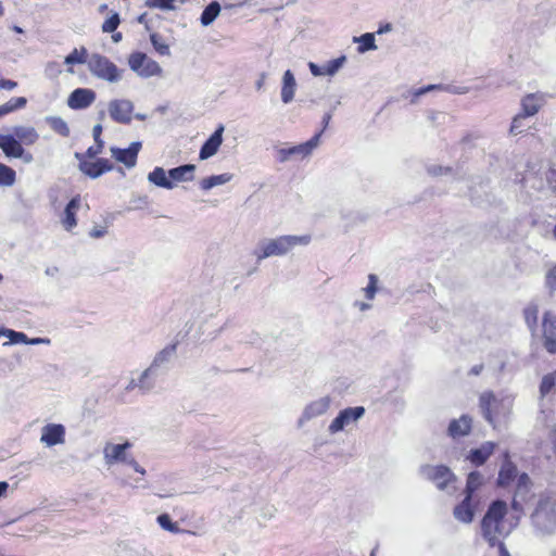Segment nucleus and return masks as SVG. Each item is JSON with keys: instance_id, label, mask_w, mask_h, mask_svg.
Listing matches in <instances>:
<instances>
[{"instance_id": "obj_29", "label": "nucleus", "mask_w": 556, "mask_h": 556, "mask_svg": "<svg viewBox=\"0 0 556 556\" xmlns=\"http://www.w3.org/2000/svg\"><path fill=\"white\" fill-rule=\"evenodd\" d=\"M195 165L185 164L168 170V177L174 181H191L194 178Z\"/></svg>"}, {"instance_id": "obj_6", "label": "nucleus", "mask_w": 556, "mask_h": 556, "mask_svg": "<svg viewBox=\"0 0 556 556\" xmlns=\"http://www.w3.org/2000/svg\"><path fill=\"white\" fill-rule=\"evenodd\" d=\"M88 70L97 78L111 84L122 79L123 70H119L106 56L99 53H93L89 56Z\"/></svg>"}, {"instance_id": "obj_20", "label": "nucleus", "mask_w": 556, "mask_h": 556, "mask_svg": "<svg viewBox=\"0 0 556 556\" xmlns=\"http://www.w3.org/2000/svg\"><path fill=\"white\" fill-rule=\"evenodd\" d=\"M471 427L472 419L469 415L465 414L462 415L458 419L451 420L447 428V434L452 439L456 440L465 435H468L471 431Z\"/></svg>"}, {"instance_id": "obj_59", "label": "nucleus", "mask_w": 556, "mask_h": 556, "mask_svg": "<svg viewBox=\"0 0 556 556\" xmlns=\"http://www.w3.org/2000/svg\"><path fill=\"white\" fill-rule=\"evenodd\" d=\"M547 182L555 189L556 188V167L551 166L545 174Z\"/></svg>"}, {"instance_id": "obj_58", "label": "nucleus", "mask_w": 556, "mask_h": 556, "mask_svg": "<svg viewBox=\"0 0 556 556\" xmlns=\"http://www.w3.org/2000/svg\"><path fill=\"white\" fill-rule=\"evenodd\" d=\"M308 68H309V72L312 73L313 76H323V75H326V72H325V67L324 65L323 66H319L317 65L316 63L314 62H309L308 63Z\"/></svg>"}, {"instance_id": "obj_28", "label": "nucleus", "mask_w": 556, "mask_h": 556, "mask_svg": "<svg viewBox=\"0 0 556 556\" xmlns=\"http://www.w3.org/2000/svg\"><path fill=\"white\" fill-rule=\"evenodd\" d=\"M12 134L17 140H20L22 146H31L39 138L37 130L31 126H14L12 128Z\"/></svg>"}, {"instance_id": "obj_36", "label": "nucleus", "mask_w": 556, "mask_h": 556, "mask_svg": "<svg viewBox=\"0 0 556 556\" xmlns=\"http://www.w3.org/2000/svg\"><path fill=\"white\" fill-rule=\"evenodd\" d=\"M88 60L87 49L85 47H80L79 49L75 48L70 54H67L64 59V63L73 66L75 64H88Z\"/></svg>"}, {"instance_id": "obj_15", "label": "nucleus", "mask_w": 556, "mask_h": 556, "mask_svg": "<svg viewBox=\"0 0 556 556\" xmlns=\"http://www.w3.org/2000/svg\"><path fill=\"white\" fill-rule=\"evenodd\" d=\"M224 130V125L219 124L214 132L204 141L199 152V159L201 161L207 160L217 153L223 143Z\"/></svg>"}, {"instance_id": "obj_22", "label": "nucleus", "mask_w": 556, "mask_h": 556, "mask_svg": "<svg viewBox=\"0 0 556 556\" xmlns=\"http://www.w3.org/2000/svg\"><path fill=\"white\" fill-rule=\"evenodd\" d=\"M517 477V467L510 460L509 453L506 451L503 455V464L501 466L497 484L500 486L509 485Z\"/></svg>"}, {"instance_id": "obj_31", "label": "nucleus", "mask_w": 556, "mask_h": 556, "mask_svg": "<svg viewBox=\"0 0 556 556\" xmlns=\"http://www.w3.org/2000/svg\"><path fill=\"white\" fill-rule=\"evenodd\" d=\"M232 178H233L232 174L223 173L219 175H212L206 178H203L199 185L203 191H208L214 187L228 184L229 181H231Z\"/></svg>"}, {"instance_id": "obj_3", "label": "nucleus", "mask_w": 556, "mask_h": 556, "mask_svg": "<svg viewBox=\"0 0 556 556\" xmlns=\"http://www.w3.org/2000/svg\"><path fill=\"white\" fill-rule=\"evenodd\" d=\"M311 242V236L286 235L274 239H266L258 243L253 254L257 262L271 256H282L289 253L296 245H307Z\"/></svg>"}, {"instance_id": "obj_16", "label": "nucleus", "mask_w": 556, "mask_h": 556, "mask_svg": "<svg viewBox=\"0 0 556 556\" xmlns=\"http://www.w3.org/2000/svg\"><path fill=\"white\" fill-rule=\"evenodd\" d=\"M478 503L479 501L476 497L465 495L464 500L453 510L455 519L463 523H470L473 520Z\"/></svg>"}, {"instance_id": "obj_61", "label": "nucleus", "mask_w": 556, "mask_h": 556, "mask_svg": "<svg viewBox=\"0 0 556 556\" xmlns=\"http://www.w3.org/2000/svg\"><path fill=\"white\" fill-rule=\"evenodd\" d=\"M51 343V340L49 338H27L26 344L29 345H39V344H46L49 345Z\"/></svg>"}, {"instance_id": "obj_34", "label": "nucleus", "mask_w": 556, "mask_h": 556, "mask_svg": "<svg viewBox=\"0 0 556 556\" xmlns=\"http://www.w3.org/2000/svg\"><path fill=\"white\" fill-rule=\"evenodd\" d=\"M156 375V371L154 369H152L150 366L144 369L139 379H138V389L142 392V393H148L149 391H151L153 388H154V380L152 379L153 376Z\"/></svg>"}, {"instance_id": "obj_55", "label": "nucleus", "mask_w": 556, "mask_h": 556, "mask_svg": "<svg viewBox=\"0 0 556 556\" xmlns=\"http://www.w3.org/2000/svg\"><path fill=\"white\" fill-rule=\"evenodd\" d=\"M104 148V142L96 143L94 146H91L87 149L86 152L83 153L84 157L94 159L99 154L102 153V150Z\"/></svg>"}, {"instance_id": "obj_5", "label": "nucleus", "mask_w": 556, "mask_h": 556, "mask_svg": "<svg viewBox=\"0 0 556 556\" xmlns=\"http://www.w3.org/2000/svg\"><path fill=\"white\" fill-rule=\"evenodd\" d=\"M419 473L422 478L431 481L441 491H448L455 489L457 480L454 472L445 465H422L419 468Z\"/></svg>"}, {"instance_id": "obj_63", "label": "nucleus", "mask_w": 556, "mask_h": 556, "mask_svg": "<svg viewBox=\"0 0 556 556\" xmlns=\"http://www.w3.org/2000/svg\"><path fill=\"white\" fill-rule=\"evenodd\" d=\"M105 233H106V228H104V227H94L89 232L90 237L96 238V239L104 237Z\"/></svg>"}, {"instance_id": "obj_8", "label": "nucleus", "mask_w": 556, "mask_h": 556, "mask_svg": "<svg viewBox=\"0 0 556 556\" xmlns=\"http://www.w3.org/2000/svg\"><path fill=\"white\" fill-rule=\"evenodd\" d=\"M74 156L78 161V169L91 179H97L114 168L113 163L108 159L100 157L96 161H89L90 159L84 157L80 152H75Z\"/></svg>"}, {"instance_id": "obj_11", "label": "nucleus", "mask_w": 556, "mask_h": 556, "mask_svg": "<svg viewBox=\"0 0 556 556\" xmlns=\"http://www.w3.org/2000/svg\"><path fill=\"white\" fill-rule=\"evenodd\" d=\"M135 105L128 99H113L108 103L110 118L123 125H129L132 121Z\"/></svg>"}, {"instance_id": "obj_53", "label": "nucleus", "mask_w": 556, "mask_h": 556, "mask_svg": "<svg viewBox=\"0 0 556 556\" xmlns=\"http://www.w3.org/2000/svg\"><path fill=\"white\" fill-rule=\"evenodd\" d=\"M545 287L549 292L556 291V264L545 275Z\"/></svg>"}, {"instance_id": "obj_18", "label": "nucleus", "mask_w": 556, "mask_h": 556, "mask_svg": "<svg viewBox=\"0 0 556 556\" xmlns=\"http://www.w3.org/2000/svg\"><path fill=\"white\" fill-rule=\"evenodd\" d=\"M40 441L47 446H54L65 442V427L61 424H48L41 429Z\"/></svg>"}, {"instance_id": "obj_19", "label": "nucleus", "mask_w": 556, "mask_h": 556, "mask_svg": "<svg viewBox=\"0 0 556 556\" xmlns=\"http://www.w3.org/2000/svg\"><path fill=\"white\" fill-rule=\"evenodd\" d=\"M131 447L129 442L123 444L106 443L103 450L105 464L111 466L116 463H125L128 457L126 451Z\"/></svg>"}, {"instance_id": "obj_43", "label": "nucleus", "mask_w": 556, "mask_h": 556, "mask_svg": "<svg viewBox=\"0 0 556 556\" xmlns=\"http://www.w3.org/2000/svg\"><path fill=\"white\" fill-rule=\"evenodd\" d=\"M15 170L0 163V186H12L15 182Z\"/></svg>"}, {"instance_id": "obj_57", "label": "nucleus", "mask_w": 556, "mask_h": 556, "mask_svg": "<svg viewBox=\"0 0 556 556\" xmlns=\"http://www.w3.org/2000/svg\"><path fill=\"white\" fill-rule=\"evenodd\" d=\"M448 172H451L450 167H442V166H437V165H432V166L428 167V173L432 176L443 175Z\"/></svg>"}, {"instance_id": "obj_17", "label": "nucleus", "mask_w": 556, "mask_h": 556, "mask_svg": "<svg viewBox=\"0 0 556 556\" xmlns=\"http://www.w3.org/2000/svg\"><path fill=\"white\" fill-rule=\"evenodd\" d=\"M96 100V92L88 88H77L70 94L67 105L73 110H84Z\"/></svg>"}, {"instance_id": "obj_7", "label": "nucleus", "mask_w": 556, "mask_h": 556, "mask_svg": "<svg viewBox=\"0 0 556 556\" xmlns=\"http://www.w3.org/2000/svg\"><path fill=\"white\" fill-rule=\"evenodd\" d=\"M128 65L141 78L159 76L162 73L160 64L143 52H134L128 58Z\"/></svg>"}, {"instance_id": "obj_40", "label": "nucleus", "mask_w": 556, "mask_h": 556, "mask_svg": "<svg viewBox=\"0 0 556 556\" xmlns=\"http://www.w3.org/2000/svg\"><path fill=\"white\" fill-rule=\"evenodd\" d=\"M27 103L26 98H11L7 103L0 105V117L12 113L15 110L23 109Z\"/></svg>"}, {"instance_id": "obj_64", "label": "nucleus", "mask_w": 556, "mask_h": 556, "mask_svg": "<svg viewBox=\"0 0 556 556\" xmlns=\"http://www.w3.org/2000/svg\"><path fill=\"white\" fill-rule=\"evenodd\" d=\"M125 463L128 464L130 467H132L136 472H139L141 475L146 473L144 468L141 467L136 459L128 458L127 462H125Z\"/></svg>"}, {"instance_id": "obj_14", "label": "nucleus", "mask_w": 556, "mask_h": 556, "mask_svg": "<svg viewBox=\"0 0 556 556\" xmlns=\"http://www.w3.org/2000/svg\"><path fill=\"white\" fill-rule=\"evenodd\" d=\"M544 348L551 353H556V314L553 312H545L542 321Z\"/></svg>"}, {"instance_id": "obj_46", "label": "nucleus", "mask_w": 556, "mask_h": 556, "mask_svg": "<svg viewBox=\"0 0 556 556\" xmlns=\"http://www.w3.org/2000/svg\"><path fill=\"white\" fill-rule=\"evenodd\" d=\"M527 118H528L527 116L522 115L521 113H518L513 118V122H511V125L509 128V134L513 136H517V135L521 134L526 128L525 122Z\"/></svg>"}, {"instance_id": "obj_27", "label": "nucleus", "mask_w": 556, "mask_h": 556, "mask_svg": "<svg viewBox=\"0 0 556 556\" xmlns=\"http://www.w3.org/2000/svg\"><path fill=\"white\" fill-rule=\"evenodd\" d=\"M296 89V81L293 73L287 70L282 76L281 101L288 104L293 101Z\"/></svg>"}, {"instance_id": "obj_4", "label": "nucleus", "mask_w": 556, "mask_h": 556, "mask_svg": "<svg viewBox=\"0 0 556 556\" xmlns=\"http://www.w3.org/2000/svg\"><path fill=\"white\" fill-rule=\"evenodd\" d=\"M531 520L535 529L544 534L556 532V501L549 496L540 497Z\"/></svg>"}, {"instance_id": "obj_52", "label": "nucleus", "mask_w": 556, "mask_h": 556, "mask_svg": "<svg viewBox=\"0 0 556 556\" xmlns=\"http://www.w3.org/2000/svg\"><path fill=\"white\" fill-rule=\"evenodd\" d=\"M62 73V67L59 62L51 61L48 62L45 67V74L49 78H55Z\"/></svg>"}, {"instance_id": "obj_32", "label": "nucleus", "mask_w": 556, "mask_h": 556, "mask_svg": "<svg viewBox=\"0 0 556 556\" xmlns=\"http://www.w3.org/2000/svg\"><path fill=\"white\" fill-rule=\"evenodd\" d=\"M235 338L239 344L251 345V346H258L262 341L261 336L252 329H244V330L238 332L235 336Z\"/></svg>"}, {"instance_id": "obj_51", "label": "nucleus", "mask_w": 556, "mask_h": 556, "mask_svg": "<svg viewBox=\"0 0 556 556\" xmlns=\"http://www.w3.org/2000/svg\"><path fill=\"white\" fill-rule=\"evenodd\" d=\"M175 0H146V7L151 9L173 10Z\"/></svg>"}, {"instance_id": "obj_54", "label": "nucleus", "mask_w": 556, "mask_h": 556, "mask_svg": "<svg viewBox=\"0 0 556 556\" xmlns=\"http://www.w3.org/2000/svg\"><path fill=\"white\" fill-rule=\"evenodd\" d=\"M432 90H443L444 91V85H441V84H439V85H428L426 87H421V88L415 90L414 93H413L412 102H415V100L417 98H419L420 96H424L427 92L432 91Z\"/></svg>"}, {"instance_id": "obj_42", "label": "nucleus", "mask_w": 556, "mask_h": 556, "mask_svg": "<svg viewBox=\"0 0 556 556\" xmlns=\"http://www.w3.org/2000/svg\"><path fill=\"white\" fill-rule=\"evenodd\" d=\"M556 387V370L545 375L542 378L541 384H540V395L541 397H545L548 395L554 388Z\"/></svg>"}, {"instance_id": "obj_47", "label": "nucleus", "mask_w": 556, "mask_h": 556, "mask_svg": "<svg viewBox=\"0 0 556 556\" xmlns=\"http://www.w3.org/2000/svg\"><path fill=\"white\" fill-rule=\"evenodd\" d=\"M156 520L160 527L164 530H167L172 533H177L180 531L178 525L176 522H173L169 515L167 514H162L157 516Z\"/></svg>"}, {"instance_id": "obj_33", "label": "nucleus", "mask_w": 556, "mask_h": 556, "mask_svg": "<svg viewBox=\"0 0 556 556\" xmlns=\"http://www.w3.org/2000/svg\"><path fill=\"white\" fill-rule=\"evenodd\" d=\"M220 12V4L217 1H212L203 10L200 22L203 26L211 25Z\"/></svg>"}, {"instance_id": "obj_30", "label": "nucleus", "mask_w": 556, "mask_h": 556, "mask_svg": "<svg viewBox=\"0 0 556 556\" xmlns=\"http://www.w3.org/2000/svg\"><path fill=\"white\" fill-rule=\"evenodd\" d=\"M177 344H168L163 350H161L153 358L150 367L157 371L159 368L167 365L173 356L176 354Z\"/></svg>"}, {"instance_id": "obj_23", "label": "nucleus", "mask_w": 556, "mask_h": 556, "mask_svg": "<svg viewBox=\"0 0 556 556\" xmlns=\"http://www.w3.org/2000/svg\"><path fill=\"white\" fill-rule=\"evenodd\" d=\"M544 103L543 94L529 93L521 100V114L530 117L535 115Z\"/></svg>"}, {"instance_id": "obj_56", "label": "nucleus", "mask_w": 556, "mask_h": 556, "mask_svg": "<svg viewBox=\"0 0 556 556\" xmlns=\"http://www.w3.org/2000/svg\"><path fill=\"white\" fill-rule=\"evenodd\" d=\"M444 91L455 94H465L469 91L468 87H457L453 85H444Z\"/></svg>"}, {"instance_id": "obj_24", "label": "nucleus", "mask_w": 556, "mask_h": 556, "mask_svg": "<svg viewBox=\"0 0 556 556\" xmlns=\"http://www.w3.org/2000/svg\"><path fill=\"white\" fill-rule=\"evenodd\" d=\"M22 148L20 140L13 134L3 135L0 132V149L7 157H17V154H22Z\"/></svg>"}, {"instance_id": "obj_37", "label": "nucleus", "mask_w": 556, "mask_h": 556, "mask_svg": "<svg viewBox=\"0 0 556 556\" xmlns=\"http://www.w3.org/2000/svg\"><path fill=\"white\" fill-rule=\"evenodd\" d=\"M353 42H358V53H365L370 50H376L375 35L372 33H365L358 37H353Z\"/></svg>"}, {"instance_id": "obj_41", "label": "nucleus", "mask_w": 556, "mask_h": 556, "mask_svg": "<svg viewBox=\"0 0 556 556\" xmlns=\"http://www.w3.org/2000/svg\"><path fill=\"white\" fill-rule=\"evenodd\" d=\"M523 316H525V320H526V324L529 327V329L531 331H534L536 328V325H538V316H539L538 305L533 304V303L529 304L523 309Z\"/></svg>"}, {"instance_id": "obj_1", "label": "nucleus", "mask_w": 556, "mask_h": 556, "mask_svg": "<svg viewBox=\"0 0 556 556\" xmlns=\"http://www.w3.org/2000/svg\"><path fill=\"white\" fill-rule=\"evenodd\" d=\"M513 406L514 396L509 394H495L492 391H484L479 396L481 414L494 429L507 424Z\"/></svg>"}, {"instance_id": "obj_35", "label": "nucleus", "mask_w": 556, "mask_h": 556, "mask_svg": "<svg viewBox=\"0 0 556 556\" xmlns=\"http://www.w3.org/2000/svg\"><path fill=\"white\" fill-rule=\"evenodd\" d=\"M0 337H5L9 339V342L3 343L4 346L10 344H26L28 338L24 332L4 327L0 328Z\"/></svg>"}, {"instance_id": "obj_60", "label": "nucleus", "mask_w": 556, "mask_h": 556, "mask_svg": "<svg viewBox=\"0 0 556 556\" xmlns=\"http://www.w3.org/2000/svg\"><path fill=\"white\" fill-rule=\"evenodd\" d=\"M102 131H103V127L100 123L93 126L92 137H93V140L96 143L104 142L101 138Z\"/></svg>"}, {"instance_id": "obj_45", "label": "nucleus", "mask_w": 556, "mask_h": 556, "mask_svg": "<svg viewBox=\"0 0 556 556\" xmlns=\"http://www.w3.org/2000/svg\"><path fill=\"white\" fill-rule=\"evenodd\" d=\"M150 41L153 48L156 50V52H159L161 55H169V47L163 41L162 37L159 34H151Z\"/></svg>"}, {"instance_id": "obj_21", "label": "nucleus", "mask_w": 556, "mask_h": 556, "mask_svg": "<svg viewBox=\"0 0 556 556\" xmlns=\"http://www.w3.org/2000/svg\"><path fill=\"white\" fill-rule=\"evenodd\" d=\"M495 446L496 444L491 441L483 442L479 447L470 450L466 459L476 467L482 466L493 454Z\"/></svg>"}, {"instance_id": "obj_62", "label": "nucleus", "mask_w": 556, "mask_h": 556, "mask_svg": "<svg viewBox=\"0 0 556 556\" xmlns=\"http://www.w3.org/2000/svg\"><path fill=\"white\" fill-rule=\"evenodd\" d=\"M17 86V83L14 81V80H11V79H0V89H4V90H13L14 88H16Z\"/></svg>"}, {"instance_id": "obj_10", "label": "nucleus", "mask_w": 556, "mask_h": 556, "mask_svg": "<svg viewBox=\"0 0 556 556\" xmlns=\"http://www.w3.org/2000/svg\"><path fill=\"white\" fill-rule=\"evenodd\" d=\"M365 415L363 406L346 407L339 412L337 417L330 422L328 432L336 434L344 430L348 426L357 422Z\"/></svg>"}, {"instance_id": "obj_49", "label": "nucleus", "mask_w": 556, "mask_h": 556, "mask_svg": "<svg viewBox=\"0 0 556 556\" xmlns=\"http://www.w3.org/2000/svg\"><path fill=\"white\" fill-rule=\"evenodd\" d=\"M378 277L375 274H369L368 285L364 288L365 296L367 300H372L377 293Z\"/></svg>"}, {"instance_id": "obj_26", "label": "nucleus", "mask_w": 556, "mask_h": 556, "mask_svg": "<svg viewBox=\"0 0 556 556\" xmlns=\"http://www.w3.org/2000/svg\"><path fill=\"white\" fill-rule=\"evenodd\" d=\"M147 178L150 184L160 188L172 190L175 187V184L168 177V173L166 174L165 169L160 166L154 167Z\"/></svg>"}, {"instance_id": "obj_2", "label": "nucleus", "mask_w": 556, "mask_h": 556, "mask_svg": "<svg viewBox=\"0 0 556 556\" xmlns=\"http://www.w3.org/2000/svg\"><path fill=\"white\" fill-rule=\"evenodd\" d=\"M506 513V503L496 500L491 503L481 521L482 535L492 546L502 542L501 539L508 535L510 532V527H506L504 520Z\"/></svg>"}, {"instance_id": "obj_38", "label": "nucleus", "mask_w": 556, "mask_h": 556, "mask_svg": "<svg viewBox=\"0 0 556 556\" xmlns=\"http://www.w3.org/2000/svg\"><path fill=\"white\" fill-rule=\"evenodd\" d=\"M483 476L479 471H471L467 477L465 495L476 497L475 492L482 485Z\"/></svg>"}, {"instance_id": "obj_50", "label": "nucleus", "mask_w": 556, "mask_h": 556, "mask_svg": "<svg viewBox=\"0 0 556 556\" xmlns=\"http://www.w3.org/2000/svg\"><path fill=\"white\" fill-rule=\"evenodd\" d=\"M529 485H530L529 476L527 473H521L518 477L516 496H522V494L526 495L529 491Z\"/></svg>"}, {"instance_id": "obj_48", "label": "nucleus", "mask_w": 556, "mask_h": 556, "mask_svg": "<svg viewBox=\"0 0 556 556\" xmlns=\"http://www.w3.org/2000/svg\"><path fill=\"white\" fill-rule=\"evenodd\" d=\"M121 23L119 15L117 13H113L110 17H108L102 24L103 33H114Z\"/></svg>"}, {"instance_id": "obj_44", "label": "nucleus", "mask_w": 556, "mask_h": 556, "mask_svg": "<svg viewBox=\"0 0 556 556\" xmlns=\"http://www.w3.org/2000/svg\"><path fill=\"white\" fill-rule=\"evenodd\" d=\"M346 62V56L341 55L337 59L330 60L324 64L326 75L333 76Z\"/></svg>"}, {"instance_id": "obj_12", "label": "nucleus", "mask_w": 556, "mask_h": 556, "mask_svg": "<svg viewBox=\"0 0 556 556\" xmlns=\"http://www.w3.org/2000/svg\"><path fill=\"white\" fill-rule=\"evenodd\" d=\"M331 402V397L327 395L306 404L298 419V427L302 428L309 420L325 415L330 408Z\"/></svg>"}, {"instance_id": "obj_25", "label": "nucleus", "mask_w": 556, "mask_h": 556, "mask_svg": "<svg viewBox=\"0 0 556 556\" xmlns=\"http://www.w3.org/2000/svg\"><path fill=\"white\" fill-rule=\"evenodd\" d=\"M80 206V198L79 195L74 197L66 204L64 210V217L62 218V224L64 228L70 231L77 225L76 213Z\"/></svg>"}, {"instance_id": "obj_13", "label": "nucleus", "mask_w": 556, "mask_h": 556, "mask_svg": "<svg viewBox=\"0 0 556 556\" xmlns=\"http://www.w3.org/2000/svg\"><path fill=\"white\" fill-rule=\"evenodd\" d=\"M142 144L140 141L131 142L128 148L122 149L111 147L110 152L114 160L124 164L127 168H132L137 164V159Z\"/></svg>"}, {"instance_id": "obj_39", "label": "nucleus", "mask_w": 556, "mask_h": 556, "mask_svg": "<svg viewBox=\"0 0 556 556\" xmlns=\"http://www.w3.org/2000/svg\"><path fill=\"white\" fill-rule=\"evenodd\" d=\"M46 122L49 124V126L59 135L63 137L70 136V127L67 123L59 116H48L46 117Z\"/></svg>"}, {"instance_id": "obj_9", "label": "nucleus", "mask_w": 556, "mask_h": 556, "mask_svg": "<svg viewBox=\"0 0 556 556\" xmlns=\"http://www.w3.org/2000/svg\"><path fill=\"white\" fill-rule=\"evenodd\" d=\"M321 131L315 134L309 140L304 143L281 148L278 150V161L283 163L291 157L304 159L313 153V151L319 146Z\"/></svg>"}]
</instances>
